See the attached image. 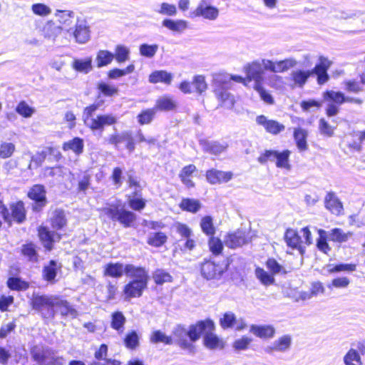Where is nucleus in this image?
Masks as SVG:
<instances>
[{
	"mask_svg": "<svg viewBox=\"0 0 365 365\" xmlns=\"http://www.w3.org/2000/svg\"><path fill=\"white\" fill-rule=\"evenodd\" d=\"M130 48L122 44H118L115 48V53H113L114 58L118 63H123L130 59Z\"/></svg>",
	"mask_w": 365,
	"mask_h": 365,
	"instance_id": "37",
	"label": "nucleus"
},
{
	"mask_svg": "<svg viewBox=\"0 0 365 365\" xmlns=\"http://www.w3.org/2000/svg\"><path fill=\"white\" fill-rule=\"evenodd\" d=\"M220 14L219 9L208 4L206 0H201L197 7L190 14L191 18L201 17L209 21L216 20Z\"/></svg>",
	"mask_w": 365,
	"mask_h": 365,
	"instance_id": "6",
	"label": "nucleus"
},
{
	"mask_svg": "<svg viewBox=\"0 0 365 365\" xmlns=\"http://www.w3.org/2000/svg\"><path fill=\"white\" fill-rule=\"evenodd\" d=\"M325 205L328 210L336 215L340 214L343 208L341 203L332 192L328 193L326 196Z\"/></svg>",
	"mask_w": 365,
	"mask_h": 365,
	"instance_id": "30",
	"label": "nucleus"
},
{
	"mask_svg": "<svg viewBox=\"0 0 365 365\" xmlns=\"http://www.w3.org/2000/svg\"><path fill=\"white\" fill-rule=\"evenodd\" d=\"M231 172H225L216 170L207 171L206 178L211 184L227 182L232 178Z\"/></svg>",
	"mask_w": 365,
	"mask_h": 365,
	"instance_id": "19",
	"label": "nucleus"
},
{
	"mask_svg": "<svg viewBox=\"0 0 365 365\" xmlns=\"http://www.w3.org/2000/svg\"><path fill=\"white\" fill-rule=\"evenodd\" d=\"M54 15L59 24L65 27L71 26L74 19V13L69 10H56Z\"/></svg>",
	"mask_w": 365,
	"mask_h": 365,
	"instance_id": "38",
	"label": "nucleus"
},
{
	"mask_svg": "<svg viewBox=\"0 0 365 365\" xmlns=\"http://www.w3.org/2000/svg\"><path fill=\"white\" fill-rule=\"evenodd\" d=\"M85 124L92 130H103L104 126L116 123L117 118L113 114L99 115L95 118H85Z\"/></svg>",
	"mask_w": 365,
	"mask_h": 365,
	"instance_id": "8",
	"label": "nucleus"
},
{
	"mask_svg": "<svg viewBox=\"0 0 365 365\" xmlns=\"http://www.w3.org/2000/svg\"><path fill=\"white\" fill-rule=\"evenodd\" d=\"M135 70V66L130 64L125 69L113 68L109 71L108 76L110 79H116L125 75L131 73Z\"/></svg>",
	"mask_w": 365,
	"mask_h": 365,
	"instance_id": "55",
	"label": "nucleus"
},
{
	"mask_svg": "<svg viewBox=\"0 0 365 365\" xmlns=\"http://www.w3.org/2000/svg\"><path fill=\"white\" fill-rule=\"evenodd\" d=\"M61 266L54 260H51L43 268V279L50 282H54L57 272L61 269Z\"/></svg>",
	"mask_w": 365,
	"mask_h": 365,
	"instance_id": "27",
	"label": "nucleus"
},
{
	"mask_svg": "<svg viewBox=\"0 0 365 365\" xmlns=\"http://www.w3.org/2000/svg\"><path fill=\"white\" fill-rule=\"evenodd\" d=\"M167 240V236L163 232H156L150 235L148 240V243L155 247L163 245Z\"/></svg>",
	"mask_w": 365,
	"mask_h": 365,
	"instance_id": "63",
	"label": "nucleus"
},
{
	"mask_svg": "<svg viewBox=\"0 0 365 365\" xmlns=\"http://www.w3.org/2000/svg\"><path fill=\"white\" fill-rule=\"evenodd\" d=\"M196 167L194 165H189L182 168L180 173V178L182 182L187 187H194V182L190 178L191 175L195 172Z\"/></svg>",
	"mask_w": 365,
	"mask_h": 365,
	"instance_id": "44",
	"label": "nucleus"
},
{
	"mask_svg": "<svg viewBox=\"0 0 365 365\" xmlns=\"http://www.w3.org/2000/svg\"><path fill=\"white\" fill-rule=\"evenodd\" d=\"M265 264H266L267 269L274 276H275L277 274H281L286 273L285 268L274 258L268 259L267 260Z\"/></svg>",
	"mask_w": 365,
	"mask_h": 365,
	"instance_id": "50",
	"label": "nucleus"
},
{
	"mask_svg": "<svg viewBox=\"0 0 365 365\" xmlns=\"http://www.w3.org/2000/svg\"><path fill=\"white\" fill-rule=\"evenodd\" d=\"M55 307L59 309L60 313L63 316H71L72 317H76L77 315L76 311L69 305L68 302L59 298L58 297H56V302H55Z\"/></svg>",
	"mask_w": 365,
	"mask_h": 365,
	"instance_id": "39",
	"label": "nucleus"
},
{
	"mask_svg": "<svg viewBox=\"0 0 365 365\" xmlns=\"http://www.w3.org/2000/svg\"><path fill=\"white\" fill-rule=\"evenodd\" d=\"M125 322V318L122 312H116L111 317V327L113 329L122 332Z\"/></svg>",
	"mask_w": 365,
	"mask_h": 365,
	"instance_id": "52",
	"label": "nucleus"
},
{
	"mask_svg": "<svg viewBox=\"0 0 365 365\" xmlns=\"http://www.w3.org/2000/svg\"><path fill=\"white\" fill-rule=\"evenodd\" d=\"M158 50V46L157 44H142L139 47V51L141 56L152 58L153 57Z\"/></svg>",
	"mask_w": 365,
	"mask_h": 365,
	"instance_id": "59",
	"label": "nucleus"
},
{
	"mask_svg": "<svg viewBox=\"0 0 365 365\" xmlns=\"http://www.w3.org/2000/svg\"><path fill=\"white\" fill-rule=\"evenodd\" d=\"M16 112L24 118H29L35 113L36 109L30 106L26 101H21L17 104Z\"/></svg>",
	"mask_w": 365,
	"mask_h": 365,
	"instance_id": "45",
	"label": "nucleus"
},
{
	"mask_svg": "<svg viewBox=\"0 0 365 365\" xmlns=\"http://www.w3.org/2000/svg\"><path fill=\"white\" fill-rule=\"evenodd\" d=\"M204 344L206 347L210 349H222L224 347L223 341L214 334L212 331H206L204 336Z\"/></svg>",
	"mask_w": 365,
	"mask_h": 365,
	"instance_id": "33",
	"label": "nucleus"
},
{
	"mask_svg": "<svg viewBox=\"0 0 365 365\" xmlns=\"http://www.w3.org/2000/svg\"><path fill=\"white\" fill-rule=\"evenodd\" d=\"M155 113V108L143 110L137 116L138 122L140 125L149 124L154 118Z\"/></svg>",
	"mask_w": 365,
	"mask_h": 365,
	"instance_id": "48",
	"label": "nucleus"
},
{
	"mask_svg": "<svg viewBox=\"0 0 365 365\" xmlns=\"http://www.w3.org/2000/svg\"><path fill=\"white\" fill-rule=\"evenodd\" d=\"M101 211L113 221H118L125 227H130L136 220L135 215L118 205H110L101 209Z\"/></svg>",
	"mask_w": 365,
	"mask_h": 365,
	"instance_id": "3",
	"label": "nucleus"
},
{
	"mask_svg": "<svg viewBox=\"0 0 365 365\" xmlns=\"http://www.w3.org/2000/svg\"><path fill=\"white\" fill-rule=\"evenodd\" d=\"M84 142L82 138L78 137L73 138L65 142L62 145V149L64 151H72L76 155H81L83 152Z\"/></svg>",
	"mask_w": 365,
	"mask_h": 365,
	"instance_id": "22",
	"label": "nucleus"
},
{
	"mask_svg": "<svg viewBox=\"0 0 365 365\" xmlns=\"http://www.w3.org/2000/svg\"><path fill=\"white\" fill-rule=\"evenodd\" d=\"M292 344V337L289 335H284L275 340L270 346H267L266 351L284 352L289 349Z\"/></svg>",
	"mask_w": 365,
	"mask_h": 365,
	"instance_id": "17",
	"label": "nucleus"
},
{
	"mask_svg": "<svg viewBox=\"0 0 365 365\" xmlns=\"http://www.w3.org/2000/svg\"><path fill=\"white\" fill-rule=\"evenodd\" d=\"M163 26L175 33H182L187 28V22L182 19H166L162 21Z\"/></svg>",
	"mask_w": 365,
	"mask_h": 365,
	"instance_id": "23",
	"label": "nucleus"
},
{
	"mask_svg": "<svg viewBox=\"0 0 365 365\" xmlns=\"http://www.w3.org/2000/svg\"><path fill=\"white\" fill-rule=\"evenodd\" d=\"M156 11L159 14L165 16H175L178 12L175 5L167 2L161 3Z\"/></svg>",
	"mask_w": 365,
	"mask_h": 365,
	"instance_id": "60",
	"label": "nucleus"
},
{
	"mask_svg": "<svg viewBox=\"0 0 365 365\" xmlns=\"http://www.w3.org/2000/svg\"><path fill=\"white\" fill-rule=\"evenodd\" d=\"M250 332L260 338H271L275 333V329L272 325H252Z\"/></svg>",
	"mask_w": 365,
	"mask_h": 365,
	"instance_id": "25",
	"label": "nucleus"
},
{
	"mask_svg": "<svg viewBox=\"0 0 365 365\" xmlns=\"http://www.w3.org/2000/svg\"><path fill=\"white\" fill-rule=\"evenodd\" d=\"M200 227L203 232L208 235H212L215 233V229L213 226L212 219L210 216L204 217L201 220Z\"/></svg>",
	"mask_w": 365,
	"mask_h": 365,
	"instance_id": "64",
	"label": "nucleus"
},
{
	"mask_svg": "<svg viewBox=\"0 0 365 365\" xmlns=\"http://www.w3.org/2000/svg\"><path fill=\"white\" fill-rule=\"evenodd\" d=\"M220 324L224 328L235 327L237 330H242L246 327L243 320H237L235 315L232 312H226L220 319Z\"/></svg>",
	"mask_w": 365,
	"mask_h": 365,
	"instance_id": "20",
	"label": "nucleus"
},
{
	"mask_svg": "<svg viewBox=\"0 0 365 365\" xmlns=\"http://www.w3.org/2000/svg\"><path fill=\"white\" fill-rule=\"evenodd\" d=\"M6 284L9 288L12 290L22 291L29 288V283L18 277L9 278Z\"/></svg>",
	"mask_w": 365,
	"mask_h": 365,
	"instance_id": "51",
	"label": "nucleus"
},
{
	"mask_svg": "<svg viewBox=\"0 0 365 365\" xmlns=\"http://www.w3.org/2000/svg\"><path fill=\"white\" fill-rule=\"evenodd\" d=\"M51 220L52 227L56 229L62 228L66 222L64 212L62 210H56Z\"/></svg>",
	"mask_w": 365,
	"mask_h": 365,
	"instance_id": "57",
	"label": "nucleus"
},
{
	"mask_svg": "<svg viewBox=\"0 0 365 365\" xmlns=\"http://www.w3.org/2000/svg\"><path fill=\"white\" fill-rule=\"evenodd\" d=\"M56 296L36 295L32 299L33 307L40 310L46 307H55Z\"/></svg>",
	"mask_w": 365,
	"mask_h": 365,
	"instance_id": "21",
	"label": "nucleus"
},
{
	"mask_svg": "<svg viewBox=\"0 0 365 365\" xmlns=\"http://www.w3.org/2000/svg\"><path fill=\"white\" fill-rule=\"evenodd\" d=\"M201 274L207 279H216L221 277L226 269L223 264H215L212 261H205L201 264Z\"/></svg>",
	"mask_w": 365,
	"mask_h": 365,
	"instance_id": "9",
	"label": "nucleus"
},
{
	"mask_svg": "<svg viewBox=\"0 0 365 365\" xmlns=\"http://www.w3.org/2000/svg\"><path fill=\"white\" fill-rule=\"evenodd\" d=\"M29 197L36 202L33 206L34 210L39 211L46 205V191L41 185H34L28 194Z\"/></svg>",
	"mask_w": 365,
	"mask_h": 365,
	"instance_id": "14",
	"label": "nucleus"
},
{
	"mask_svg": "<svg viewBox=\"0 0 365 365\" xmlns=\"http://www.w3.org/2000/svg\"><path fill=\"white\" fill-rule=\"evenodd\" d=\"M172 80L173 75L165 71L153 72L149 76V81L153 83L161 82L169 85Z\"/></svg>",
	"mask_w": 365,
	"mask_h": 365,
	"instance_id": "35",
	"label": "nucleus"
},
{
	"mask_svg": "<svg viewBox=\"0 0 365 365\" xmlns=\"http://www.w3.org/2000/svg\"><path fill=\"white\" fill-rule=\"evenodd\" d=\"M312 76L310 70L295 69L289 75V80L292 88H302Z\"/></svg>",
	"mask_w": 365,
	"mask_h": 365,
	"instance_id": "15",
	"label": "nucleus"
},
{
	"mask_svg": "<svg viewBox=\"0 0 365 365\" xmlns=\"http://www.w3.org/2000/svg\"><path fill=\"white\" fill-rule=\"evenodd\" d=\"M12 216L18 222H22L26 217L23 202H19L11 205Z\"/></svg>",
	"mask_w": 365,
	"mask_h": 365,
	"instance_id": "53",
	"label": "nucleus"
},
{
	"mask_svg": "<svg viewBox=\"0 0 365 365\" xmlns=\"http://www.w3.org/2000/svg\"><path fill=\"white\" fill-rule=\"evenodd\" d=\"M322 96L324 101L338 105H342L344 103H350L357 106H361L364 103L363 99L360 98L347 96L341 91H335L333 90L324 91Z\"/></svg>",
	"mask_w": 365,
	"mask_h": 365,
	"instance_id": "7",
	"label": "nucleus"
},
{
	"mask_svg": "<svg viewBox=\"0 0 365 365\" xmlns=\"http://www.w3.org/2000/svg\"><path fill=\"white\" fill-rule=\"evenodd\" d=\"M150 340L152 343H163L164 344H172L173 339L172 336L166 335L160 330H155L152 332Z\"/></svg>",
	"mask_w": 365,
	"mask_h": 365,
	"instance_id": "46",
	"label": "nucleus"
},
{
	"mask_svg": "<svg viewBox=\"0 0 365 365\" xmlns=\"http://www.w3.org/2000/svg\"><path fill=\"white\" fill-rule=\"evenodd\" d=\"M345 365H361L359 353L354 349H350L344 357Z\"/></svg>",
	"mask_w": 365,
	"mask_h": 365,
	"instance_id": "56",
	"label": "nucleus"
},
{
	"mask_svg": "<svg viewBox=\"0 0 365 365\" xmlns=\"http://www.w3.org/2000/svg\"><path fill=\"white\" fill-rule=\"evenodd\" d=\"M133 279L127 283L123 289V296L125 300L131 298L140 297L148 287L149 275L148 271L141 267H135L128 276Z\"/></svg>",
	"mask_w": 365,
	"mask_h": 365,
	"instance_id": "1",
	"label": "nucleus"
},
{
	"mask_svg": "<svg viewBox=\"0 0 365 365\" xmlns=\"http://www.w3.org/2000/svg\"><path fill=\"white\" fill-rule=\"evenodd\" d=\"M303 239L299 235V233L294 229H287L284 234V240L288 247L297 250L301 255L305 252L306 246L312 244V233L308 227H305L300 230Z\"/></svg>",
	"mask_w": 365,
	"mask_h": 365,
	"instance_id": "2",
	"label": "nucleus"
},
{
	"mask_svg": "<svg viewBox=\"0 0 365 365\" xmlns=\"http://www.w3.org/2000/svg\"><path fill=\"white\" fill-rule=\"evenodd\" d=\"M34 14L41 17H46L51 14V9L46 4L42 3H36L31 6Z\"/></svg>",
	"mask_w": 365,
	"mask_h": 365,
	"instance_id": "54",
	"label": "nucleus"
},
{
	"mask_svg": "<svg viewBox=\"0 0 365 365\" xmlns=\"http://www.w3.org/2000/svg\"><path fill=\"white\" fill-rule=\"evenodd\" d=\"M128 202L129 207L135 211H140L145 208L146 205V201L143 198H142L138 193L133 195H130L128 196Z\"/></svg>",
	"mask_w": 365,
	"mask_h": 365,
	"instance_id": "43",
	"label": "nucleus"
},
{
	"mask_svg": "<svg viewBox=\"0 0 365 365\" xmlns=\"http://www.w3.org/2000/svg\"><path fill=\"white\" fill-rule=\"evenodd\" d=\"M16 150V146L12 143L2 142L0 144V158H10Z\"/></svg>",
	"mask_w": 365,
	"mask_h": 365,
	"instance_id": "58",
	"label": "nucleus"
},
{
	"mask_svg": "<svg viewBox=\"0 0 365 365\" xmlns=\"http://www.w3.org/2000/svg\"><path fill=\"white\" fill-rule=\"evenodd\" d=\"M215 328L214 322L211 320L199 322L195 325L190 327L188 329V337L192 341L197 340L200 335L206 331H213Z\"/></svg>",
	"mask_w": 365,
	"mask_h": 365,
	"instance_id": "12",
	"label": "nucleus"
},
{
	"mask_svg": "<svg viewBox=\"0 0 365 365\" xmlns=\"http://www.w3.org/2000/svg\"><path fill=\"white\" fill-rule=\"evenodd\" d=\"M289 155L290 151L289 150H285L282 152L268 150H265L264 153L258 158V162L261 164H264L267 161H272L275 162L277 168L289 170Z\"/></svg>",
	"mask_w": 365,
	"mask_h": 365,
	"instance_id": "4",
	"label": "nucleus"
},
{
	"mask_svg": "<svg viewBox=\"0 0 365 365\" xmlns=\"http://www.w3.org/2000/svg\"><path fill=\"white\" fill-rule=\"evenodd\" d=\"M247 76L250 81L254 80L255 83H260L262 70L261 64L258 62H252L245 67Z\"/></svg>",
	"mask_w": 365,
	"mask_h": 365,
	"instance_id": "26",
	"label": "nucleus"
},
{
	"mask_svg": "<svg viewBox=\"0 0 365 365\" xmlns=\"http://www.w3.org/2000/svg\"><path fill=\"white\" fill-rule=\"evenodd\" d=\"M256 123L272 135H278L284 130L285 126L277 120L269 119L265 115H261L256 118Z\"/></svg>",
	"mask_w": 365,
	"mask_h": 365,
	"instance_id": "11",
	"label": "nucleus"
},
{
	"mask_svg": "<svg viewBox=\"0 0 365 365\" xmlns=\"http://www.w3.org/2000/svg\"><path fill=\"white\" fill-rule=\"evenodd\" d=\"M173 341H176L180 346L187 348L190 346L187 338L188 337V330L185 329L183 327L178 325L173 331Z\"/></svg>",
	"mask_w": 365,
	"mask_h": 365,
	"instance_id": "24",
	"label": "nucleus"
},
{
	"mask_svg": "<svg viewBox=\"0 0 365 365\" xmlns=\"http://www.w3.org/2000/svg\"><path fill=\"white\" fill-rule=\"evenodd\" d=\"M32 357L39 365H63V357L56 356L51 349H37L32 351Z\"/></svg>",
	"mask_w": 365,
	"mask_h": 365,
	"instance_id": "5",
	"label": "nucleus"
},
{
	"mask_svg": "<svg viewBox=\"0 0 365 365\" xmlns=\"http://www.w3.org/2000/svg\"><path fill=\"white\" fill-rule=\"evenodd\" d=\"M255 274L256 278L264 286L268 287L274 284L275 282L274 276L262 267H256Z\"/></svg>",
	"mask_w": 365,
	"mask_h": 365,
	"instance_id": "28",
	"label": "nucleus"
},
{
	"mask_svg": "<svg viewBox=\"0 0 365 365\" xmlns=\"http://www.w3.org/2000/svg\"><path fill=\"white\" fill-rule=\"evenodd\" d=\"M297 61L294 58H288L282 61H274L273 73H283L297 65Z\"/></svg>",
	"mask_w": 365,
	"mask_h": 365,
	"instance_id": "36",
	"label": "nucleus"
},
{
	"mask_svg": "<svg viewBox=\"0 0 365 365\" xmlns=\"http://www.w3.org/2000/svg\"><path fill=\"white\" fill-rule=\"evenodd\" d=\"M176 108L175 101L170 97L165 96L159 98L155 104V108L160 110H172Z\"/></svg>",
	"mask_w": 365,
	"mask_h": 365,
	"instance_id": "40",
	"label": "nucleus"
},
{
	"mask_svg": "<svg viewBox=\"0 0 365 365\" xmlns=\"http://www.w3.org/2000/svg\"><path fill=\"white\" fill-rule=\"evenodd\" d=\"M215 95L218 100L221 102V106L227 108L233 107L235 101L234 98L226 91L219 89L215 91Z\"/></svg>",
	"mask_w": 365,
	"mask_h": 365,
	"instance_id": "42",
	"label": "nucleus"
},
{
	"mask_svg": "<svg viewBox=\"0 0 365 365\" xmlns=\"http://www.w3.org/2000/svg\"><path fill=\"white\" fill-rule=\"evenodd\" d=\"M254 88L255 90H256L261 99L266 103L267 104H273L274 103V98L272 96V95L267 91H266L261 85L260 83H257L255 84L254 86Z\"/></svg>",
	"mask_w": 365,
	"mask_h": 365,
	"instance_id": "62",
	"label": "nucleus"
},
{
	"mask_svg": "<svg viewBox=\"0 0 365 365\" xmlns=\"http://www.w3.org/2000/svg\"><path fill=\"white\" fill-rule=\"evenodd\" d=\"M135 266L131 264L108 263L104 266V275L120 278L125 273L127 276L132 273Z\"/></svg>",
	"mask_w": 365,
	"mask_h": 365,
	"instance_id": "10",
	"label": "nucleus"
},
{
	"mask_svg": "<svg viewBox=\"0 0 365 365\" xmlns=\"http://www.w3.org/2000/svg\"><path fill=\"white\" fill-rule=\"evenodd\" d=\"M114 59L113 53L108 50H99L96 53V63L98 68L106 66Z\"/></svg>",
	"mask_w": 365,
	"mask_h": 365,
	"instance_id": "34",
	"label": "nucleus"
},
{
	"mask_svg": "<svg viewBox=\"0 0 365 365\" xmlns=\"http://www.w3.org/2000/svg\"><path fill=\"white\" fill-rule=\"evenodd\" d=\"M352 235V232H344L341 229L334 228L331 230L329 239L337 242H346Z\"/></svg>",
	"mask_w": 365,
	"mask_h": 365,
	"instance_id": "47",
	"label": "nucleus"
},
{
	"mask_svg": "<svg viewBox=\"0 0 365 365\" xmlns=\"http://www.w3.org/2000/svg\"><path fill=\"white\" fill-rule=\"evenodd\" d=\"M307 136L308 132L305 129L297 128L294 130V138L296 142L297 147L300 151H304L307 149Z\"/></svg>",
	"mask_w": 365,
	"mask_h": 365,
	"instance_id": "29",
	"label": "nucleus"
},
{
	"mask_svg": "<svg viewBox=\"0 0 365 365\" xmlns=\"http://www.w3.org/2000/svg\"><path fill=\"white\" fill-rule=\"evenodd\" d=\"M200 143L205 151L214 155L222 153L228 147L227 143H220L219 142L202 140Z\"/></svg>",
	"mask_w": 365,
	"mask_h": 365,
	"instance_id": "32",
	"label": "nucleus"
},
{
	"mask_svg": "<svg viewBox=\"0 0 365 365\" xmlns=\"http://www.w3.org/2000/svg\"><path fill=\"white\" fill-rule=\"evenodd\" d=\"M180 207L183 210L190 212H196L201 207V204L199 200L195 199H183Z\"/></svg>",
	"mask_w": 365,
	"mask_h": 365,
	"instance_id": "49",
	"label": "nucleus"
},
{
	"mask_svg": "<svg viewBox=\"0 0 365 365\" xmlns=\"http://www.w3.org/2000/svg\"><path fill=\"white\" fill-rule=\"evenodd\" d=\"M38 236L43 246L47 250H51L52 243L54 240V234L51 232L46 227H40L38 229Z\"/></svg>",
	"mask_w": 365,
	"mask_h": 365,
	"instance_id": "41",
	"label": "nucleus"
},
{
	"mask_svg": "<svg viewBox=\"0 0 365 365\" xmlns=\"http://www.w3.org/2000/svg\"><path fill=\"white\" fill-rule=\"evenodd\" d=\"M72 34L78 43H86L90 38V31L86 21L85 20H78L75 30Z\"/></svg>",
	"mask_w": 365,
	"mask_h": 365,
	"instance_id": "16",
	"label": "nucleus"
},
{
	"mask_svg": "<svg viewBox=\"0 0 365 365\" xmlns=\"http://www.w3.org/2000/svg\"><path fill=\"white\" fill-rule=\"evenodd\" d=\"M247 242L246 231L241 229L228 233L224 239L225 245L232 249L241 247Z\"/></svg>",
	"mask_w": 365,
	"mask_h": 365,
	"instance_id": "13",
	"label": "nucleus"
},
{
	"mask_svg": "<svg viewBox=\"0 0 365 365\" xmlns=\"http://www.w3.org/2000/svg\"><path fill=\"white\" fill-rule=\"evenodd\" d=\"M72 68L80 73H88L92 68V58L87 57L84 59L76 58L72 62Z\"/></svg>",
	"mask_w": 365,
	"mask_h": 365,
	"instance_id": "31",
	"label": "nucleus"
},
{
	"mask_svg": "<svg viewBox=\"0 0 365 365\" xmlns=\"http://www.w3.org/2000/svg\"><path fill=\"white\" fill-rule=\"evenodd\" d=\"M153 278L155 282L158 284L172 281L171 275L163 269H157L153 273Z\"/></svg>",
	"mask_w": 365,
	"mask_h": 365,
	"instance_id": "61",
	"label": "nucleus"
},
{
	"mask_svg": "<svg viewBox=\"0 0 365 365\" xmlns=\"http://www.w3.org/2000/svg\"><path fill=\"white\" fill-rule=\"evenodd\" d=\"M62 29L61 26L56 25L53 21H47L40 31L44 38L53 41L61 33Z\"/></svg>",
	"mask_w": 365,
	"mask_h": 365,
	"instance_id": "18",
	"label": "nucleus"
}]
</instances>
